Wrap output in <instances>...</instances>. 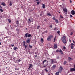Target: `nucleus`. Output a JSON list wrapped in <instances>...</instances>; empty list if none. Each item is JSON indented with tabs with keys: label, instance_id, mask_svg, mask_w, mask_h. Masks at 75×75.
I'll return each instance as SVG.
<instances>
[{
	"label": "nucleus",
	"instance_id": "obj_1",
	"mask_svg": "<svg viewBox=\"0 0 75 75\" xmlns=\"http://www.w3.org/2000/svg\"><path fill=\"white\" fill-rule=\"evenodd\" d=\"M65 36H63L62 39V40L64 44H66V43H67V41H66V40H65Z\"/></svg>",
	"mask_w": 75,
	"mask_h": 75
},
{
	"label": "nucleus",
	"instance_id": "obj_2",
	"mask_svg": "<svg viewBox=\"0 0 75 75\" xmlns=\"http://www.w3.org/2000/svg\"><path fill=\"white\" fill-rule=\"evenodd\" d=\"M53 37V35H50L47 38V40L49 41H50L51 40V38Z\"/></svg>",
	"mask_w": 75,
	"mask_h": 75
},
{
	"label": "nucleus",
	"instance_id": "obj_3",
	"mask_svg": "<svg viewBox=\"0 0 75 75\" xmlns=\"http://www.w3.org/2000/svg\"><path fill=\"white\" fill-rule=\"evenodd\" d=\"M64 12L65 14H67L68 13V10L66 8H64L63 9Z\"/></svg>",
	"mask_w": 75,
	"mask_h": 75
},
{
	"label": "nucleus",
	"instance_id": "obj_4",
	"mask_svg": "<svg viewBox=\"0 0 75 75\" xmlns=\"http://www.w3.org/2000/svg\"><path fill=\"white\" fill-rule=\"evenodd\" d=\"M52 64H54L55 63H57V62L55 60V59H52L51 60Z\"/></svg>",
	"mask_w": 75,
	"mask_h": 75
},
{
	"label": "nucleus",
	"instance_id": "obj_5",
	"mask_svg": "<svg viewBox=\"0 0 75 75\" xmlns=\"http://www.w3.org/2000/svg\"><path fill=\"white\" fill-rule=\"evenodd\" d=\"M48 61L47 62L46 60H45L43 62V63H42V64H43V65H44V64H48Z\"/></svg>",
	"mask_w": 75,
	"mask_h": 75
},
{
	"label": "nucleus",
	"instance_id": "obj_6",
	"mask_svg": "<svg viewBox=\"0 0 75 75\" xmlns=\"http://www.w3.org/2000/svg\"><path fill=\"white\" fill-rule=\"evenodd\" d=\"M71 14H72V15H74L75 14V11L73 10L71 11Z\"/></svg>",
	"mask_w": 75,
	"mask_h": 75
},
{
	"label": "nucleus",
	"instance_id": "obj_7",
	"mask_svg": "<svg viewBox=\"0 0 75 75\" xmlns=\"http://www.w3.org/2000/svg\"><path fill=\"white\" fill-rule=\"evenodd\" d=\"M62 67L60 66L59 69V71L60 72H60H62Z\"/></svg>",
	"mask_w": 75,
	"mask_h": 75
},
{
	"label": "nucleus",
	"instance_id": "obj_8",
	"mask_svg": "<svg viewBox=\"0 0 75 75\" xmlns=\"http://www.w3.org/2000/svg\"><path fill=\"white\" fill-rule=\"evenodd\" d=\"M70 71L71 72H72V71H75V69L74 68H71L70 69Z\"/></svg>",
	"mask_w": 75,
	"mask_h": 75
},
{
	"label": "nucleus",
	"instance_id": "obj_9",
	"mask_svg": "<svg viewBox=\"0 0 75 75\" xmlns=\"http://www.w3.org/2000/svg\"><path fill=\"white\" fill-rule=\"evenodd\" d=\"M29 68H28V69H30L31 68L33 67V64H29Z\"/></svg>",
	"mask_w": 75,
	"mask_h": 75
},
{
	"label": "nucleus",
	"instance_id": "obj_10",
	"mask_svg": "<svg viewBox=\"0 0 75 75\" xmlns=\"http://www.w3.org/2000/svg\"><path fill=\"white\" fill-rule=\"evenodd\" d=\"M71 49H73L74 48V44L73 43H71Z\"/></svg>",
	"mask_w": 75,
	"mask_h": 75
},
{
	"label": "nucleus",
	"instance_id": "obj_11",
	"mask_svg": "<svg viewBox=\"0 0 75 75\" xmlns=\"http://www.w3.org/2000/svg\"><path fill=\"white\" fill-rule=\"evenodd\" d=\"M57 44H54V48H57Z\"/></svg>",
	"mask_w": 75,
	"mask_h": 75
},
{
	"label": "nucleus",
	"instance_id": "obj_12",
	"mask_svg": "<svg viewBox=\"0 0 75 75\" xmlns=\"http://www.w3.org/2000/svg\"><path fill=\"white\" fill-rule=\"evenodd\" d=\"M45 66H43V68H46L47 66L48 65V64H45Z\"/></svg>",
	"mask_w": 75,
	"mask_h": 75
},
{
	"label": "nucleus",
	"instance_id": "obj_13",
	"mask_svg": "<svg viewBox=\"0 0 75 75\" xmlns=\"http://www.w3.org/2000/svg\"><path fill=\"white\" fill-rule=\"evenodd\" d=\"M1 4L2 5H3V6H6V4H5L4 2H3Z\"/></svg>",
	"mask_w": 75,
	"mask_h": 75
},
{
	"label": "nucleus",
	"instance_id": "obj_14",
	"mask_svg": "<svg viewBox=\"0 0 75 75\" xmlns=\"http://www.w3.org/2000/svg\"><path fill=\"white\" fill-rule=\"evenodd\" d=\"M28 33H26L25 34V37L26 38H27L28 37Z\"/></svg>",
	"mask_w": 75,
	"mask_h": 75
},
{
	"label": "nucleus",
	"instance_id": "obj_15",
	"mask_svg": "<svg viewBox=\"0 0 75 75\" xmlns=\"http://www.w3.org/2000/svg\"><path fill=\"white\" fill-rule=\"evenodd\" d=\"M42 8H45V4H43L42 6Z\"/></svg>",
	"mask_w": 75,
	"mask_h": 75
},
{
	"label": "nucleus",
	"instance_id": "obj_16",
	"mask_svg": "<svg viewBox=\"0 0 75 75\" xmlns=\"http://www.w3.org/2000/svg\"><path fill=\"white\" fill-rule=\"evenodd\" d=\"M68 59H69V61H71V60H72V59L70 57H69Z\"/></svg>",
	"mask_w": 75,
	"mask_h": 75
},
{
	"label": "nucleus",
	"instance_id": "obj_17",
	"mask_svg": "<svg viewBox=\"0 0 75 75\" xmlns=\"http://www.w3.org/2000/svg\"><path fill=\"white\" fill-rule=\"evenodd\" d=\"M55 22H56V23H58L59 22L58 20L57 19L55 20Z\"/></svg>",
	"mask_w": 75,
	"mask_h": 75
},
{
	"label": "nucleus",
	"instance_id": "obj_18",
	"mask_svg": "<svg viewBox=\"0 0 75 75\" xmlns=\"http://www.w3.org/2000/svg\"><path fill=\"white\" fill-rule=\"evenodd\" d=\"M31 20L29 18L28 21V23H30V22H31Z\"/></svg>",
	"mask_w": 75,
	"mask_h": 75
},
{
	"label": "nucleus",
	"instance_id": "obj_19",
	"mask_svg": "<svg viewBox=\"0 0 75 75\" xmlns=\"http://www.w3.org/2000/svg\"><path fill=\"white\" fill-rule=\"evenodd\" d=\"M14 50H18V48L17 47H15L14 48H13Z\"/></svg>",
	"mask_w": 75,
	"mask_h": 75
},
{
	"label": "nucleus",
	"instance_id": "obj_20",
	"mask_svg": "<svg viewBox=\"0 0 75 75\" xmlns=\"http://www.w3.org/2000/svg\"><path fill=\"white\" fill-rule=\"evenodd\" d=\"M59 52H60L61 54H62V51L61 50H60Z\"/></svg>",
	"mask_w": 75,
	"mask_h": 75
},
{
	"label": "nucleus",
	"instance_id": "obj_21",
	"mask_svg": "<svg viewBox=\"0 0 75 75\" xmlns=\"http://www.w3.org/2000/svg\"><path fill=\"white\" fill-rule=\"evenodd\" d=\"M19 24V21H16V24L17 25H18Z\"/></svg>",
	"mask_w": 75,
	"mask_h": 75
},
{
	"label": "nucleus",
	"instance_id": "obj_22",
	"mask_svg": "<svg viewBox=\"0 0 75 75\" xmlns=\"http://www.w3.org/2000/svg\"><path fill=\"white\" fill-rule=\"evenodd\" d=\"M26 42H27V43H28V44L29 43V42H30V40H27L26 41Z\"/></svg>",
	"mask_w": 75,
	"mask_h": 75
},
{
	"label": "nucleus",
	"instance_id": "obj_23",
	"mask_svg": "<svg viewBox=\"0 0 75 75\" xmlns=\"http://www.w3.org/2000/svg\"><path fill=\"white\" fill-rule=\"evenodd\" d=\"M52 19L54 20H56V18H55V16H54L53 17Z\"/></svg>",
	"mask_w": 75,
	"mask_h": 75
},
{
	"label": "nucleus",
	"instance_id": "obj_24",
	"mask_svg": "<svg viewBox=\"0 0 75 75\" xmlns=\"http://www.w3.org/2000/svg\"><path fill=\"white\" fill-rule=\"evenodd\" d=\"M23 47H24L25 48V49H26L27 48V45H23Z\"/></svg>",
	"mask_w": 75,
	"mask_h": 75
},
{
	"label": "nucleus",
	"instance_id": "obj_25",
	"mask_svg": "<svg viewBox=\"0 0 75 75\" xmlns=\"http://www.w3.org/2000/svg\"><path fill=\"white\" fill-rule=\"evenodd\" d=\"M55 75H59V72H57L55 74Z\"/></svg>",
	"mask_w": 75,
	"mask_h": 75
},
{
	"label": "nucleus",
	"instance_id": "obj_26",
	"mask_svg": "<svg viewBox=\"0 0 75 75\" xmlns=\"http://www.w3.org/2000/svg\"><path fill=\"white\" fill-rule=\"evenodd\" d=\"M55 67H56V65H53V66L52 67V68H55Z\"/></svg>",
	"mask_w": 75,
	"mask_h": 75
},
{
	"label": "nucleus",
	"instance_id": "obj_27",
	"mask_svg": "<svg viewBox=\"0 0 75 75\" xmlns=\"http://www.w3.org/2000/svg\"><path fill=\"white\" fill-rule=\"evenodd\" d=\"M31 36V34H29L28 35V37H30Z\"/></svg>",
	"mask_w": 75,
	"mask_h": 75
},
{
	"label": "nucleus",
	"instance_id": "obj_28",
	"mask_svg": "<svg viewBox=\"0 0 75 75\" xmlns=\"http://www.w3.org/2000/svg\"><path fill=\"white\" fill-rule=\"evenodd\" d=\"M47 15H48V16H51V14H50V13H47Z\"/></svg>",
	"mask_w": 75,
	"mask_h": 75
},
{
	"label": "nucleus",
	"instance_id": "obj_29",
	"mask_svg": "<svg viewBox=\"0 0 75 75\" xmlns=\"http://www.w3.org/2000/svg\"><path fill=\"white\" fill-rule=\"evenodd\" d=\"M41 42L43 43V42H44V40H43V38L41 39Z\"/></svg>",
	"mask_w": 75,
	"mask_h": 75
},
{
	"label": "nucleus",
	"instance_id": "obj_30",
	"mask_svg": "<svg viewBox=\"0 0 75 75\" xmlns=\"http://www.w3.org/2000/svg\"><path fill=\"white\" fill-rule=\"evenodd\" d=\"M56 37H57V36H55L54 38V41H55V40H56Z\"/></svg>",
	"mask_w": 75,
	"mask_h": 75
},
{
	"label": "nucleus",
	"instance_id": "obj_31",
	"mask_svg": "<svg viewBox=\"0 0 75 75\" xmlns=\"http://www.w3.org/2000/svg\"><path fill=\"white\" fill-rule=\"evenodd\" d=\"M67 62L66 61H64V65H65V64H67Z\"/></svg>",
	"mask_w": 75,
	"mask_h": 75
},
{
	"label": "nucleus",
	"instance_id": "obj_32",
	"mask_svg": "<svg viewBox=\"0 0 75 75\" xmlns=\"http://www.w3.org/2000/svg\"><path fill=\"white\" fill-rule=\"evenodd\" d=\"M57 34H59V35H60L59 33H60V31L59 30L58 31H57Z\"/></svg>",
	"mask_w": 75,
	"mask_h": 75
},
{
	"label": "nucleus",
	"instance_id": "obj_33",
	"mask_svg": "<svg viewBox=\"0 0 75 75\" xmlns=\"http://www.w3.org/2000/svg\"><path fill=\"white\" fill-rule=\"evenodd\" d=\"M9 6H12V3H11V2H10V4H9Z\"/></svg>",
	"mask_w": 75,
	"mask_h": 75
},
{
	"label": "nucleus",
	"instance_id": "obj_34",
	"mask_svg": "<svg viewBox=\"0 0 75 75\" xmlns=\"http://www.w3.org/2000/svg\"><path fill=\"white\" fill-rule=\"evenodd\" d=\"M63 49H64V50H66V47H65L64 46V47H63Z\"/></svg>",
	"mask_w": 75,
	"mask_h": 75
},
{
	"label": "nucleus",
	"instance_id": "obj_35",
	"mask_svg": "<svg viewBox=\"0 0 75 75\" xmlns=\"http://www.w3.org/2000/svg\"><path fill=\"white\" fill-rule=\"evenodd\" d=\"M25 45V41L23 42V46Z\"/></svg>",
	"mask_w": 75,
	"mask_h": 75
},
{
	"label": "nucleus",
	"instance_id": "obj_36",
	"mask_svg": "<svg viewBox=\"0 0 75 75\" xmlns=\"http://www.w3.org/2000/svg\"><path fill=\"white\" fill-rule=\"evenodd\" d=\"M42 14H43V13H40V16H42Z\"/></svg>",
	"mask_w": 75,
	"mask_h": 75
},
{
	"label": "nucleus",
	"instance_id": "obj_37",
	"mask_svg": "<svg viewBox=\"0 0 75 75\" xmlns=\"http://www.w3.org/2000/svg\"><path fill=\"white\" fill-rule=\"evenodd\" d=\"M16 31H18V32H19V30H18V29H16Z\"/></svg>",
	"mask_w": 75,
	"mask_h": 75
},
{
	"label": "nucleus",
	"instance_id": "obj_38",
	"mask_svg": "<svg viewBox=\"0 0 75 75\" xmlns=\"http://www.w3.org/2000/svg\"><path fill=\"white\" fill-rule=\"evenodd\" d=\"M60 18H63V17L61 15H60Z\"/></svg>",
	"mask_w": 75,
	"mask_h": 75
},
{
	"label": "nucleus",
	"instance_id": "obj_39",
	"mask_svg": "<svg viewBox=\"0 0 75 75\" xmlns=\"http://www.w3.org/2000/svg\"><path fill=\"white\" fill-rule=\"evenodd\" d=\"M0 11H1V12H3V10L1 9H0Z\"/></svg>",
	"mask_w": 75,
	"mask_h": 75
},
{
	"label": "nucleus",
	"instance_id": "obj_40",
	"mask_svg": "<svg viewBox=\"0 0 75 75\" xmlns=\"http://www.w3.org/2000/svg\"><path fill=\"white\" fill-rule=\"evenodd\" d=\"M29 47L30 48H33V46H31L30 45H29Z\"/></svg>",
	"mask_w": 75,
	"mask_h": 75
},
{
	"label": "nucleus",
	"instance_id": "obj_41",
	"mask_svg": "<svg viewBox=\"0 0 75 75\" xmlns=\"http://www.w3.org/2000/svg\"><path fill=\"white\" fill-rule=\"evenodd\" d=\"M9 23H11V20L10 19H8Z\"/></svg>",
	"mask_w": 75,
	"mask_h": 75
},
{
	"label": "nucleus",
	"instance_id": "obj_42",
	"mask_svg": "<svg viewBox=\"0 0 75 75\" xmlns=\"http://www.w3.org/2000/svg\"><path fill=\"white\" fill-rule=\"evenodd\" d=\"M45 71L46 72H48V70H47V69H45Z\"/></svg>",
	"mask_w": 75,
	"mask_h": 75
},
{
	"label": "nucleus",
	"instance_id": "obj_43",
	"mask_svg": "<svg viewBox=\"0 0 75 75\" xmlns=\"http://www.w3.org/2000/svg\"><path fill=\"white\" fill-rule=\"evenodd\" d=\"M40 27V26H38V28H37V29H39V28Z\"/></svg>",
	"mask_w": 75,
	"mask_h": 75
},
{
	"label": "nucleus",
	"instance_id": "obj_44",
	"mask_svg": "<svg viewBox=\"0 0 75 75\" xmlns=\"http://www.w3.org/2000/svg\"><path fill=\"white\" fill-rule=\"evenodd\" d=\"M39 4H40V2L38 1L37 3V4H38V5Z\"/></svg>",
	"mask_w": 75,
	"mask_h": 75
},
{
	"label": "nucleus",
	"instance_id": "obj_45",
	"mask_svg": "<svg viewBox=\"0 0 75 75\" xmlns=\"http://www.w3.org/2000/svg\"><path fill=\"white\" fill-rule=\"evenodd\" d=\"M50 28H52V25H50Z\"/></svg>",
	"mask_w": 75,
	"mask_h": 75
},
{
	"label": "nucleus",
	"instance_id": "obj_46",
	"mask_svg": "<svg viewBox=\"0 0 75 75\" xmlns=\"http://www.w3.org/2000/svg\"><path fill=\"white\" fill-rule=\"evenodd\" d=\"M72 34H73V33H72L71 32V33L70 35H72Z\"/></svg>",
	"mask_w": 75,
	"mask_h": 75
},
{
	"label": "nucleus",
	"instance_id": "obj_47",
	"mask_svg": "<svg viewBox=\"0 0 75 75\" xmlns=\"http://www.w3.org/2000/svg\"><path fill=\"white\" fill-rule=\"evenodd\" d=\"M70 16L71 17H73V16H72V15H70Z\"/></svg>",
	"mask_w": 75,
	"mask_h": 75
},
{
	"label": "nucleus",
	"instance_id": "obj_48",
	"mask_svg": "<svg viewBox=\"0 0 75 75\" xmlns=\"http://www.w3.org/2000/svg\"><path fill=\"white\" fill-rule=\"evenodd\" d=\"M58 51H59V50H56V52H58Z\"/></svg>",
	"mask_w": 75,
	"mask_h": 75
},
{
	"label": "nucleus",
	"instance_id": "obj_49",
	"mask_svg": "<svg viewBox=\"0 0 75 75\" xmlns=\"http://www.w3.org/2000/svg\"><path fill=\"white\" fill-rule=\"evenodd\" d=\"M12 47H14V45H11Z\"/></svg>",
	"mask_w": 75,
	"mask_h": 75
},
{
	"label": "nucleus",
	"instance_id": "obj_50",
	"mask_svg": "<svg viewBox=\"0 0 75 75\" xmlns=\"http://www.w3.org/2000/svg\"><path fill=\"white\" fill-rule=\"evenodd\" d=\"M15 70H18V69H16V68H15Z\"/></svg>",
	"mask_w": 75,
	"mask_h": 75
},
{
	"label": "nucleus",
	"instance_id": "obj_51",
	"mask_svg": "<svg viewBox=\"0 0 75 75\" xmlns=\"http://www.w3.org/2000/svg\"><path fill=\"white\" fill-rule=\"evenodd\" d=\"M70 1L71 3H72V1H71V0H70Z\"/></svg>",
	"mask_w": 75,
	"mask_h": 75
},
{
	"label": "nucleus",
	"instance_id": "obj_52",
	"mask_svg": "<svg viewBox=\"0 0 75 75\" xmlns=\"http://www.w3.org/2000/svg\"><path fill=\"white\" fill-rule=\"evenodd\" d=\"M73 42H74V43L75 44V41H74V40H73Z\"/></svg>",
	"mask_w": 75,
	"mask_h": 75
},
{
	"label": "nucleus",
	"instance_id": "obj_53",
	"mask_svg": "<svg viewBox=\"0 0 75 75\" xmlns=\"http://www.w3.org/2000/svg\"><path fill=\"white\" fill-rule=\"evenodd\" d=\"M21 61V60H19L18 61V62H20Z\"/></svg>",
	"mask_w": 75,
	"mask_h": 75
},
{
	"label": "nucleus",
	"instance_id": "obj_54",
	"mask_svg": "<svg viewBox=\"0 0 75 75\" xmlns=\"http://www.w3.org/2000/svg\"><path fill=\"white\" fill-rule=\"evenodd\" d=\"M2 8V7L0 5V8Z\"/></svg>",
	"mask_w": 75,
	"mask_h": 75
},
{
	"label": "nucleus",
	"instance_id": "obj_55",
	"mask_svg": "<svg viewBox=\"0 0 75 75\" xmlns=\"http://www.w3.org/2000/svg\"><path fill=\"white\" fill-rule=\"evenodd\" d=\"M45 33H47V31H45Z\"/></svg>",
	"mask_w": 75,
	"mask_h": 75
},
{
	"label": "nucleus",
	"instance_id": "obj_56",
	"mask_svg": "<svg viewBox=\"0 0 75 75\" xmlns=\"http://www.w3.org/2000/svg\"><path fill=\"white\" fill-rule=\"evenodd\" d=\"M54 30L55 31V30H56V28H54Z\"/></svg>",
	"mask_w": 75,
	"mask_h": 75
},
{
	"label": "nucleus",
	"instance_id": "obj_57",
	"mask_svg": "<svg viewBox=\"0 0 75 75\" xmlns=\"http://www.w3.org/2000/svg\"><path fill=\"white\" fill-rule=\"evenodd\" d=\"M36 0V1H38V0Z\"/></svg>",
	"mask_w": 75,
	"mask_h": 75
},
{
	"label": "nucleus",
	"instance_id": "obj_58",
	"mask_svg": "<svg viewBox=\"0 0 75 75\" xmlns=\"http://www.w3.org/2000/svg\"><path fill=\"white\" fill-rule=\"evenodd\" d=\"M48 75H50V74H48Z\"/></svg>",
	"mask_w": 75,
	"mask_h": 75
},
{
	"label": "nucleus",
	"instance_id": "obj_59",
	"mask_svg": "<svg viewBox=\"0 0 75 75\" xmlns=\"http://www.w3.org/2000/svg\"><path fill=\"white\" fill-rule=\"evenodd\" d=\"M1 45V42H0V45Z\"/></svg>",
	"mask_w": 75,
	"mask_h": 75
},
{
	"label": "nucleus",
	"instance_id": "obj_60",
	"mask_svg": "<svg viewBox=\"0 0 75 75\" xmlns=\"http://www.w3.org/2000/svg\"><path fill=\"white\" fill-rule=\"evenodd\" d=\"M25 30H27V28H26Z\"/></svg>",
	"mask_w": 75,
	"mask_h": 75
},
{
	"label": "nucleus",
	"instance_id": "obj_61",
	"mask_svg": "<svg viewBox=\"0 0 75 75\" xmlns=\"http://www.w3.org/2000/svg\"><path fill=\"white\" fill-rule=\"evenodd\" d=\"M37 57V55H36L35 57Z\"/></svg>",
	"mask_w": 75,
	"mask_h": 75
},
{
	"label": "nucleus",
	"instance_id": "obj_62",
	"mask_svg": "<svg viewBox=\"0 0 75 75\" xmlns=\"http://www.w3.org/2000/svg\"><path fill=\"white\" fill-rule=\"evenodd\" d=\"M70 42H71V40H70Z\"/></svg>",
	"mask_w": 75,
	"mask_h": 75
},
{
	"label": "nucleus",
	"instance_id": "obj_63",
	"mask_svg": "<svg viewBox=\"0 0 75 75\" xmlns=\"http://www.w3.org/2000/svg\"><path fill=\"white\" fill-rule=\"evenodd\" d=\"M36 53H36V52L35 53V54H36Z\"/></svg>",
	"mask_w": 75,
	"mask_h": 75
},
{
	"label": "nucleus",
	"instance_id": "obj_64",
	"mask_svg": "<svg viewBox=\"0 0 75 75\" xmlns=\"http://www.w3.org/2000/svg\"><path fill=\"white\" fill-rule=\"evenodd\" d=\"M64 0H62L63 1H64Z\"/></svg>",
	"mask_w": 75,
	"mask_h": 75
}]
</instances>
